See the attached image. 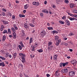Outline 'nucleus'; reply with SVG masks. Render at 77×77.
<instances>
[{
  "label": "nucleus",
  "mask_w": 77,
  "mask_h": 77,
  "mask_svg": "<svg viewBox=\"0 0 77 77\" xmlns=\"http://www.w3.org/2000/svg\"><path fill=\"white\" fill-rule=\"evenodd\" d=\"M68 62L66 63H63V66H65L66 65H68Z\"/></svg>",
  "instance_id": "2eb2a0df"
},
{
  "label": "nucleus",
  "mask_w": 77,
  "mask_h": 77,
  "mask_svg": "<svg viewBox=\"0 0 77 77\" xmlns=\"http://www.w3.org/2000/svg\"><path fill=\"white\" fill-rule=\"evenodd\" d=\"M0 66H5V65L4 62L0 63Z\"/></svg>",
  "instance_id": "ddd939ff"
},
{
  "label": "nucleus",
  "mask_w": 77,
  "mask_h": 77,
  "mask_svg": "<svg viewBox=\"0 0 77 77\" xmlns=\"http://www.w3.org/2000/svg\"><path fill=\"white\" fill-rule=\"evenodd\" d=\"M9 37H10V38H12V35H9Z\"/></svg>",
  "instance_id": "338daca9"
},
{
  "label": "nucleus",
  "mask_w": 77,
  "mask_h": 77,
  "mask_svg": "<svg viewBox=\"0 0 77 77\" xmlns=\"http://www.w3.org/2000/svg\"><path fill=\"white\" fill-rule=\"evenodd\" d=\"M46 76L47 77H49L50 76V75L49 74H47Z\"/></svg>",
  "instance_id": "5fc2aeb1"
},
{
  "label": "nucleus",
  "mask_w": 77,
  "mask_h": 77,
  "mask_svg": "<svg viewBox=\"0 0 77 77\" xmlns=\"http://www.w3.org/2000/svg\"><path fill=\"white\" fill-rule=\"evenodd\" d=\"M63 39L64 40H66L67 39V38L64 37L63 38Z\"/></svg>",
  "instance_id": "e2e57ef3"
},
{
  "label": "nucleus",
  "mask_w": 77,
  "mask_h": 77,
  "mask_svg": "<svg viewBox=\"0 0 77 77\" xmlns=\"http://www.w3.org/2000/svg\"><path fill=\"white\" fill-rule=\"evenodd\" d=\"M62 71L63 73H66L67 72H68V70L67 69H62Z\"/></svg>",
  "instance_id": "7ed1b4c3"
},
{
  "label": "nucleus",
  "mask_w": 77,
  "mask_h": 77,
  "mask_svg": "<svg viewBox=\"0 0 77 77\" xmlns=\"http://www.w3.org/2000/svg\"><path fill=\"white\" fill-rule=\"evenodd\" d=\"M1 27L3 29H4V28H5V26L3 25Z\"/></svg>",
  "instance_id": "4d7b16f0"
},
{
  "label": "nucleus",
  "mask_w": 77,
  "mask_h": 77,
  "mask_svg": "<svg viewBox=\"0 0 77 77\" xmlns=\"http://www.w3.org/2000/svg\"><path fill=\"white\" fill-rule=\"evenodd\" d=\"M65 22L66 23L67 26H69L70 25V22H69V21L68 20H66Z\"/></svg>",
  "instance_id": "423d86ee"
},
{
  "label": "nucleus",
  "mask_w": 77,
  "mask_h": 77,
  "mask_svg": "<svg viewBox=\"0 0 77 77\" xmlns=\"http://www.w3.org/2000/svg\"><path fill=\"white\" fill-rule=\"evenodd\" d=\"M60 0H56V3L57 4V5H59L60 3Z\"/></svg>",
  "instance_id": "a211bd4d"
},
{
  "label": "nucleus",
  "mask_w": 77,
  "mask_h": 77,
  "mask_svg": "<svg viewBox=\"0 0 77 77\" xmlns=\"http://www.w3.org/2000/svg\"><path fill=\"white\" fill-rule=\"evenodd\" d=\"M6 39V36L5 35H4L3 37V41H4Z\"/></svg>",
  "instance_id": "bb28decb"
},
{
  "label": "nucleus",
  "mask_w": 77,
  "mask_h": 77,
  "mask_svg": "<svg viewBox=\"0 0 77 77\" xmlns=\"http://www.w3.org/2000/svg\"><path fill=\"white\" fill-rule=\"evenodd\" d=\"M53 28L52 27H48V30H53Z\"/></svg>",
  "instance_id": "72a5a7b5"
},
{
  "label": "nucleus",
  "mask_w": 77,
  "mask_h": 77,
  "mask_svg": "<svg viewBox=\"0 0 77 77\" xmlns=\"http://www.w3.org/2000/svg\"><path fill=\"white\" fill-rule=\"evenodd\" d=\"M19 76L20 77H23V75L22 73H20L19 74Z\"/></svg>",
  "instance_id": "37998d69"
},
{
  "label": "nucleus",
  "mask_w": 77,
  "mask_h": 77,
  "mask_svg": "<svg viewBox=\"0 0 77 77\" xmlns=\"http://www.w3.org/2000/svg\"><path fill=\"white\" fill-rule=\"evenodd\" d=\"M73 12L75 14H77V10L75 9H74L73 11Z\"/></svg>",
  "instance_id": "cd10ccee"
},
{
  "label": "nucleus",
  "mask_w": 77,
  "mask_h": 77,
  "mask_svg": "<svg viewBox=\"0 0 77 77\" xmlns=\"http://www.w3.org/2000/svg\"><path fill=\"white\" fill-rule=\"evenodd\" d=\"M69 76H72L75 75V73L73 71L70 72L69 73Z\"/></svg>",
  "instance_id": "20e7f679"
},
{
  "label": "nucleus",
  "mask_w": 77,
  "mask_h": 77,
  "mask_svg": "<svg viewBox=\"0 0 77 77\" xmlns=\"http://www.w3.org/2000/svg\"><path fill=\"white\" fill-rule=\"evenodd\" d=\"M58 56L57 55H54V60H57V57Z\"/></svg>",
  "instance_id": "9d476101"
},
{
  "label": "nucleus",
  "mask_w": 77,
  "mask_h": 77,
  "mask_svg": "<svg viewBox=\"0 0 77 77\" xmlns=\"http://www.w3.org/2000/svg\"><path fill=\"white\" fill-rule=\"evenodd\" d=\"M14 58H16V56H17V53H14Z\"/></svg>",
  "instance_id": "7c9ffc66"
},
{
  "label": "nucleus",
  "mask_w": 77,
  "mask_h": 77,
  "mask_svg": "<svg viewBox=\"0 0 77 77\" xmlns=\"http://www.w3.org/2000/svg\"><path fill=\"white\" fill-rule=\"evenodd\" d=\"M13 35L14 36V38H16V36H17V34L15 32H14L13 33Z\"/></svg>",
  "instance_id": "f3484780"
},
{
  "label": "nucleus",
  "mask_w": 77,
  "mask_h": 77,
  "mask_svg": "<svg viewBox=\"0 0 77 77\" xmlns=\"http://www.w3.org/2000/svg\"><path fill=\"white\" fill-rule=\"evenodd\" d=\"M16 3L18 4V3H19V1H16Z\"/></svg>",
  "instance_id": "69168bd1"
},
{
  "label": "nucleus",
  "mask_w": 77,
  "mask_h": 77,
  "mask_svg": "<svg viewBox=\"0 0 77 77\" xmlns=\"http://www.w3.org/2000/svg\"><path fill=\"white\" fill-rule=\"evenodd\" d=\"M43 12H45L46 13V14H48V11L47 9H45L43 10Z\"/></svg>",
  "instance_id": "412c9836"
},
{
  "label": "nucleus",
  "mask_w": 77,
  "mask_h": 77,
  "mask_svg": "<svg viewBox=\"0 0 77 77\" xmlns=\"http://www.w3.org/2000/svg\"><path fill=\"white\" fill-rule=\"evenodd\" d=\"M3 34H5V33H8V31L6 30H4V31L3 32Z\"/></svg>",
  "instance_id": "dca6fc26"
},
{
  "label": "nucleus",
  "mask_w": 77,
  "mask_h": 77,
  "mask_svg": "<svg viewBox=\"0 0 77 77\" xmlns=\"http://www.w3.org/2000/svg\"><path fill=\"white\" fill-rule=\"evenodd\" d=\"M20 50H22V47H21V45H19L18 46Z\"/></svg>",
  "instance_id": "c85d7f7f"
},
{
  "label": "nucleus",
  "mask_w": 77,
  "mask_h": 77,
  "mask_svg": "<svg viewBox=\"0 0 77 77\" xmlns=\"http://www.w3.org/2000/svg\"><path fill=\"white\" fill-rule=\"evenodd\" d=\"M59 23H60V24H64V23H65L63 21H62L61 20H59Z\"/></svg>",
  "instance_id": "aec40b11"
},
{
  "label": "nucleus",
  "mask_w": 77,
  "mask_h": 77,
  "mask_svg": "<svg viewBox=\"0 0 77 77\" xmlns=\"http://www.w3.org/2000/svg\"><path fill=\"white\" fill-rule=\"evenodd\" d=\"M2 22L4 24H8L9 22L7 21H5V20H2Z\"/></svg>",
  "instance_id": "0eeeda50"
},
{
  "label": "nucleus",
  "mask_w": 77,
  "mask_h": 77,
  "mask_svg": "<svg viewBox=\"0 0 77 77\" xmlns=\"http://www.w3.org/2000/svg\"><path fill=\"white\" fill-rule=\"evenodd\" d=\"M11 29L12 31L14 32H15V29L14 28H11Z\"/></svg>",
  "instance_id": "f704fd0d"
},
{
  "label": "nucleus",
  "mask_w": 77,
  "mask_h": 77,
  "mask_svg": "<svg viewBox=\"0 0 77 77\" xmlns=\"http://www.w3.org/2000/svg\"><path fill=\"white\" fill-rule=\"evenodd\" d=\"M23 55V53H20L19 54V55L20 56H22Z\"/></svg>",
  "instance_id": "3c124183"
},
{
  "label": "nucleus",
  "mask_w": 77,
  "mask_h": 77,
  "mask_svg": "<svg viewBox=\"0 0 77 77\" xmlns=\"http://www.w3.org/2000/svg\"><path fill=\"white\" fill-rule=\"evenodd\" d=\"M74 6V5L72 3H71L70 5V8H73Z\"/></svg>",
  "instance_id": "5701e85b"
},
{
  "label": "nucleus",
  "mask_w": 77,
  "mask_h": 77,
  "mask_svg": "<svg viewBox=\"0 0 77 77\" xmlns=\"http://www.w3.org/2000/svg\"><path fill=\"white\" fill-rule=\"evenodd\" d=\"M40 35H41V36L43 38L46 35V33L45 31H43L40 32Z\"/></svg>",
  "instance_id": "f257e3e1"
},
{
  "label": "nucleus",
  "mask_w": 77,
  "mask_h": 77,
  "mask_svg": "<svg viewBox=\"0 0 77 77\" xmlns=\"http://www.w3.org/2000/svg\"><path fill=\"white\" fill-rule=\"evenodd\" d=\"M8 33H9V34H11V29H8Z\"/></svg>",
  "instance_id": "b1692460"
},
{
  "label": "nucleus",
  "mask_w": 77,
  "mask_h": 77,
  "mask_svg": "<svg viewBox=\"0 0 77 77\" xmlns=\"http://www.w3.org/2000/svg\"><path fill=\"white\" fill-rule=\"evenodd\" d=\"M32 4L33 5H35L36 6H39V3L38 2H33L32 3Z\"/></svg>",
  "instance_id": "f03ea898"
},
{
  "label": "nucleus",
  "mask_w": 77,
  "mask_h": 77,
  "mask_svg": "<svg viewBox=\"0 0 77 77\" xmlns=\"http://www.w3.org/2000/svg\"><path fill=\"white\" fill-rule=\"evenodd\" d=\"M52 32H53V33H58L56 31H52Z\"/></svg>",
  "instance_id": "09e8293b"
},
{
  "label": "nucleus",
  "mask_w": 77,
  "mask_h": 77,
  "mask_svg": "<svg viewBox=\"0 0 77 77\" xmlns=\"http://www.w3.org/2000/svg\"><path fill=\"white\" fill-rule=\"evenodd\" d=\"M59 70L57 71L55 73V75L56 76H59Z\"/></svg>",
  "instance_id": "39448f33"
},
{
  "label": "nucleus",
  "mask_w": 77,
  "mask_h": 77,
  "mask_svg": "<svg viewBox=\"0 0 77 77\" xmlns=\"http://www.w3.org/2000/svg\"><path fill=\"white\" fill-rule=\"evenodd\" d=\"M56 45H59V42H57L56 43Z\"/></svg>",
  "instance_id": "774afa93"
},
{
  "label": "nucleus",
  "mask_w": 77,
  "mask_h": 77,
  "mask_svg": "<svg viewBox=\"0 0 77 77\" xmlns=\"http://www.w3.org/2000/svg\"><path fill=\"white\" fill-rule=\"evenodd\" d=\"M20 45H21V46L23 47H24V45H23V42H20Z\"/></svg>",
  "instance_id": "393cba45"
},
{
  "label": "nucleus",
  "mask_w": 77,
  "mask_h": 77,
  "mask_svg": "<svg viewBox=\"0 0 77 77\" xmlns=\"http://www.w3.org/2000/svg\"><path fill=\"white\" fill-rule=\"evenodd\" d=\"M69 19L70 20H71V21H72L73 20H75V19L72 17H71Z\"/></svg>",
  "instance_id": "79ce46f5"
},
{
  "label": "nucleus",
  "mask_w": 77,
  "mask_h": 77,
  "mask_svg": "<svg viewBox=\"0 0 77 77\" xmlns=\"http://www.w3.org/2000/svg\"><path fill=\"white\" fill-rule=\"evenodd\" d=\"M19 66H21V67H23V65H22L21 64H19Z\"/></svg>",
  "instance_id": "864d4df0"
},
{
  "label": "nucleus",
  "mask_w": 77,
  "mask_h": 77,
  "mask_svg": "<svg viewBox=\"0 0 77 77\" xmlns=\"http://www.w3.org/2000/svg\"><path fill=\"white\" fill-rule=\"evenodd\" d=\"M33 42V38L31 37L29 39V44H31Z\"/></svg>",
  "instance_id": "4468645a"
},
{
  "label": "nucleus",
  "mask_w": 77,
  "mask_h": 77,
  "mask_svg": "<svg viewBox=\"0 0 77 77\" xmlns=\"http://www.w3.org/2000/svg\"><path fill=\"white\" fill-rule=\"evenodd\" d=\"M21 58L22 59V62H23V63H24V62H26V60H25V59L24 58V57H21Z\"/></svg>",
  "instance_id": "f8f14e48"
},
{
  "label": "nucleus",
  "mask_w": 77,
  "mask_h": 77,
  "mask_svg": "<svg viewBox=\"0 0 77 77\" xmlns=\"http://www.w3.org/2000/svg\"><path fill=\"white\" fill-rule=\"evenodd\" d=\"M4 30V29L2 28V27L0 28V30L1 31H3Z\"/></svg>",
  "instance_id": "8fccbe9b"
},
{
  "label": "nucleus",
  "mask_w": 77,
  "mask_h": 77,
  "mask_svg": "<svg viewBox=\"0 0 77 77\" xmlns=\"http://www.w3.org/2000/svg\"><path fill=\"white\" fill-rule=\"evenodd\" d=\"M0 59H2V60H6V58H5L4 57H2V56H0Z\"/></svg>",
  "instance_id": "6ab92c4d"
},
{
  "label": "nucleus",
  "mask_w": 77,
  "mask_h": 77,
  "mask_svg": "<svg viewBox=\"0 0 77 77\" xmlns=\"http://www.w3.org/2000/svg\"><path fill=\"white\" fill-rule=\"evenodd\" d=\"M8 57H10V58H11V57H12V55L11 54H9L8 55Z\"/></svg>",
  "instance_id": "13d9d810"
},
{
  "label": "nucleus",
  "mask_w": 77,
  "mask_h": 77,
  "mask_svg": "<svg viewBox=\"0 0 77 77\" xmlns=\"http://www.w3.org/2000/svg\"><path fill=\"white\" fill-rule=\"evenodd\" d=\"M20 34H21V36H24L25 34V33H20Z\"/></svg>",
  "instance_id": "c9c22d12"
},
{
  "label": "nucleus",
  "mask_w": 77,
  "mask_h": 77,
  "mask_svg": "<svg viewBox=\"0 0 77 77\" xmlns=\"http://www.w3.org/2000/svg\"><path fill=\"white\" fill-rule=\"evenodd\" d=\"M35 18H33L32 19V22L33 23H34V24H35Z\"/></svg>",
  "instance_id": "c756f323"
},
{
  "label": "nucleus",
  "mask_w": 77,
  "mask_h": 77,
  "mask_svg": "<svg viewBox=\"0 0 77 77\" xmlns=\"http://www.w3.org/2000/svg\"><path fill=\"white\" fill-rule=\"evenodd\" d=\"M62 19L63 20H65V19H66V16H64L62 18Z\"/></svg>",
  "instance_id": "ea45409f"
},
{
  "label": "nucleus",
  "mask_w": 77,
  "mask_h": 77,
  "mask_svg": "<svg viewBox=\"0 0 77 77\" xmlns=\"http://www.w3.org/2000/svg\"><path fill=\"white\" fill-rule=\"evenodd\" d=\"M2 11H4V12H6V10L4 8L2 9Z\"/></svg>",
  "instance_id": "6e6d98bb"
},
{
  "label": "nucleus",
  "mask_w": 77,
  "mask_h": 77,
  "mask_svg": "<svg viewBox=\"0 0 77 77\" xmlns=\"http://www.w3.org/2000/svg\"><path fill=\"white\" fill-rule=\"evenodd\" d=\"M48 51H50V50H51V48H50V47H48Z\"/></svg>",
  "instance_id": "603ef678"
},
{
  "label": "nucleus",
  "mask_w": 77,
  "mask_h": 77,
  "mask_svg": "<svg viewBox=\"0 0 77 77\" xmlns=\"http://www.w3.org/2000/svg\"><path fill=\"white\" fill-rule=\"evenodd\" d=\"M55 40L56 41V40H57L58 39H59V37L58 36H56L55 37Z\"/></svg>",
  "instance_id": "473e14b6"
},
{
  "label": "nucleus",
  "mask_w": 77,
  "mask_h": 77,
  "mask_svg": "<svg viewBox=\"0 0 77 77\" xmlns=\"http://www.w3.org/2000/svg\"><path fill=\"white\" fill-rule=\"evenodd\" d=\"M22 56V57H26V55L23 54V55Z\"/></svg>",
  "instance_id": "0e129e2a"
},
{
  "label": "nucleus",
  "mask_w": 77,
  "mask_h": 77,
  "mask_svg": "<svg viewBox=\"0 0 77 77\" xmlns=\"http://www.w3.org/2000/svg\"><path fill=\"white\" fill-rule=\"evenodd\" d=\"M5 62L6 64H9V63L8 62V61H5Z\"/></svg>",
  "instance_id": "680f3d73"
},
{
  "label": "nucleus",
  "mask_w": 77,
  "mask_h": 77,
  "mask_svg": "<svg viewBox=\"0 0 77 77\" xmlns=\"http://www.w3.org/2000/svg\"><path fill=\"white\" fill-rule=\"evenodd\" d=\"M15 16H13L12 17V18L13 20H15Z\"/></svg>",
  "instance_id": "49530a36"
},
{
  "label": "nucleus",
  "mask_w": 77,
  "mask_h": 77,
  "mask_svg": "<svg viewBox=\"0 0 77 77\" xmlns=\"http://www.w3.org/2000/svg\"><path fill=\"white\" fill-rule=\"evenodd\" d=\"M21 33H25V31H24V30H22L21 31Z\"/></svg>",
  "instance_id": "4c0bfd02"
},
{
  "label": "nucleus",
  "mask_w": 77,
  "mask_h": 77,
  "mask_svg": "<svg viewBox=\"0 0 77 77\" xmlns=\"http://www.w3.org/2000/svg\"><path fill=\"white\" fill-rule=\"evenodd\" d=\"M32 51H35V47H33L31 49Z\"/></svg>",
  "instance_id": "c03bdc74"
},
{
  "label": "nucleus",
  "mask_w": 77,
  "mask_h": 77,
  "mask_svg": "<svg viewBox=\"0 0 77 77\" xmlns=\"http://www.w3.org/2000/svg\"><path fill=\"white\" fill-rule=\"evenodd\" d=\"M29 7V4H26L24 6V8L25 9H27Z\"/></svg>",
  "instance_id": "1a4fd4ad"
},
{
  "label": "nucleus",
  "mask_w": 77,
  "mask_h": 77,
  "mask_svg": "<svg viewBox=\"0 0 77 77\" xmlns=\"http://www.w3.org/2000/svg\"><path fill=\"white\" fill-rule=\"evenodd\" d=\"M23 13H24V14H25V13H26V10H23Z\"/></svg>",
  "instance_id": "052dcab7"
},
{
  "label": "nucleus",
  "mask_w": 77,
  "mask_h": 77,
  "mask_svg": "<svg viewBox=\"0 0 77 77\" xmlns=\"http://www.w3.org/2000/svg\"><path fill=\"white\" fill-rule=\"evenodd\" d=\"M65 2L66 3H69V1L68 0H65Z\"/></svg>",
  "instance_id": "a19ab883"
},
{
  "label": "nucleus",
  "mask_w": 77,
  "mask_h": 77,
  "mask_svg": "<svg viewBox=\"0 0 77 77\" xmlns=\"http://www.w3.org/2000/svg\"><path fill=\"white\" fill-rule=\"evenodd\" d=\"M24 27L26 29H28V28H29V26H28V24L26 23H25L24 24Z\"/></svg>",
  "instance_id": "9b49d317"
},
{
  "label": "nucleus",
  "mask_w": 77,
  "mask_h": 77,
  "mask_svg": "<svg viewBox=\"0 0 77 77\" xmlns=\"http://www.w3.org/2000/svg\"><path fill=\"white\" fill-rule=\"evenodd\" d=\"M19 17H20V18H21L23 17H25V15H22V14H19Z\"/></svg>",
  "instance_id": "4be33fe9"
},
{
  "label": "nucleus",
  "mask_w": 77,
  "mask_h": 77,
  "mask_svg": "<svg viewBox=\"0 0 77 77\" xmlns=\"http://www.w3.org/2000/svg\"><path fill=\"white\" fill-rule=\"evenodd\" d=\"M37 51L39 52V53H42V52L43 51V50H42V49H39Z\"/></svg>",
  "instance_id": "a878e982"
},
{
  "label": "nucleus",
  "mask_w": 77,
  "mask_h": 77,
  "mask_svg": "<svg viewBox=\"0 0 77 77\" xmlns=\"http://www.w3.org/2000/svg\"><path fill=\"white\" fill-rule=\"evenodd\" d=\"M71 63L73 65L75 66L76 65V62H75V61L73 60L71 61Z\"/></svg>",
  "instance_id": "6e6552de"
},
{
  "label": "nucleus",
  "mask_w": 77,
  "mask_h": 77,
  "mask_svg": "<svg viewBox=\"0 0 77 77\" xmlns=\"http://www.w3.org/2000/svg\"><path fill=\"white\" fill-rule=\"evenodd\" d=\"M62 65H63V63H60V67H62Z\"/></svg>",
  "instance_id": "de8ad7c7"
},
{
  "label": "nucleus",
  "mask_w": 77,
  "mask_h": 77,
  "mask_svg": "<svg viewBox=\"0 0 77 77\" xmlns=\"http://www.w3.org/2000/svg\"><path fill=\"white\" fill-rule=\"evenodd\" d=\"M69 36H72L74 35V34L73 33H70L69 34Z\"/></svg>",
  "instance_id": "a18cd8bd"
},
{
  "label": "nucleus",
  "mask_w": 77,
  "mask_h": 77,
  "mask_svg": "<svg viewBox=\"0 0 77 77\" xmlns=\"http://www.w3.org/2000/svg\"><path fill=\"white\" fill-rule=\"evenodd\" d=\"M47 1H45L44 2V4L45 5H47Z\"/></svg>",
  "instance_id": "bf43d9fd"
},
{
  "label": "nucleus",
  "mask_w": 77,
  "mask_h": 77,
  "mask_svg": "<svg viewBox=\"0 0 77 77\" xmlns=\"http://www.w3.org/2000/svg\"><path fill=\"white\" fill-rule=\"evenodd\" d=\"M8 55H9V53H5V57H8Z\"/></svg>",
  "instance_id": "2f4dec72"
},
{
  "label": "nucleus",
  "mask_w": 77,
  "mask_h": 77,
  "mask_svg": "<svg viewBox=\"0 0 77 77\" xmlns=\"http://www.w3.org/2000/svg\"><path fill=\"white\" fill-rule=\"evenodd\" d=\"M52 43L51 42H49L48 45L49 46H50V45H51V44H52Z\"/></svg>",
  "instance_id": "e433bc0d"
},
{
  "label": "nucleus",
  "mask_w": 77,
  "mask_h": 77,
  "mask_svg": "<svg viewBox=\"0 0 77 77\" xmlns=\"http://www.w3.org/2000/svg\"><path fill=\"white\" fill-rule=\"evenodd\" d=\"M29 25H30V26H31V27H34L35 26H34V25H33V24H32V23H29Z\"/></svg>",
  "instance_id": "58836bf2"
}]
</instances>
